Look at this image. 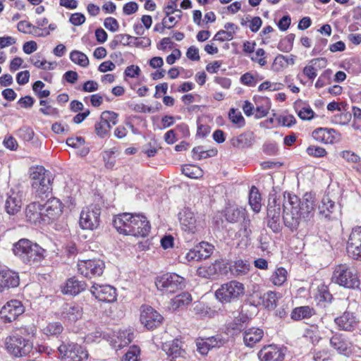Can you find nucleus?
<instances>
[{
    "label": "nucleus",
    "instance_id": "1",
    "mask_svg": "<svg viewBox=\"0 0 361 361\" xmlns=\"http://www.w3.org/2000/svg\"><path fill=\"white\" fill-rule=\"evenodd\" d=\"M283 208L284 225L294 231L302 221H307L313 218L316 209L315 198L311 194L306 193L300 200L295 195L285 192Z\"/></svg>",
    "mask_w": 361,
    "mask_h": 361
},
{
    "label": "nucleus",
    "instance_id": "2",
    "mask_svg": "<svg viewBox=\"0 0 361 361\" xmlns=\"http://www.w3.org/2000/svg\"><path fill=\"white\" fill-rule=\"evenodd\" d=\"M113 224L120 233L135 237L147 236L151 228L147 218L140 214L123 213L119 214L115 217Z\"/></svg>",
    "mask_w": 361,
    "mask_h": 361
},
{
    "label": "nucleus",
    "instance_id": "3",
    "mask_svg": "<svg viewBox=\"0 0 361 361\" xmlns=\"http://www.w3.org/2000/svg\"><path fill=\"white\" fill-rule=\"evenodd\" d=\"M13 252L23 263L30 265H37L44 259L45 250L27 238L14 243Z\"/></svg>",
    "mask_w": 361,
    "mask_h": 361
},
{
    "label": "nucleus",
    "instance_id": "4",
    "mask_svg": "<svg viewBox=\"0 0 361 361\" xmlns=\"http://www.w3.org/2000/svg\"><path fill=\"white\" fill-rule=\"evenodd\" d=\"M32 180V195L35 199L44 200L51 193L52 188L49 176L44 168L37 166L32 169L30 173Z\"/></svg>",
    "mask_w": 361,
    "mask_h": 361
},
{
    "label": "nucleus",
    "instance_id": "5",
    "mask_svg": "<svg viewBox=\"0 0 361 361\" xmlns=\"http://www.w3.org/2000/svg\"><path fill=\"white\" fill-rule=\"evenodd\" d=\"M331 280L341 286L350 289L357 288L360 284L357 269L347 264H341L334 268Z\"/></svg>",
    "mask_w": 361,
    "mask_h": 361
},
{
    "label": "nucleus",
    "instance_id": "6",
    "mask_svg": "<svg viewBox=\"0 0 361 361\" xmlns=\"http://www.w3.org/2000/svg\"><path fill=\"white\" fill-rule=\"evenodd\" d=\"M178 219L182 231L192 237L204 226L200 216L189 207H185L179 212Z\"/></svg>",
    "mask_w": 361,
    "mask_h": 361
},
{
    "label": "nucleus",
    "instance_id": "7",
    "mask_svg": "<svg viewBox=\"0 0 361 361\" xmlns=\"http://www.w3.org/2000/svg\"><path fill=\"white\" fill-rule=\"evenodd\" d=\"M283 202V197H277L276 194L269 195L267 205V226L274 233H279L282 229L281 213Z\"/></svg>",
    "mask_w": 361,
    "mask_h": 361
},
{
    "label": "nucleus",
    "instance_id": "8",
    "mask_svg": "<svg viewBox=\"0 0 361 361\" xmlns=\"http://www.w3.org/2000/svg\"><path fill=\"white\" fill-rule=\"evenodd\" d=\"M245 293L244 285L237 281L222 284L215 291L216 298L221 303H230L238 300Z\"/></svg>",
    "mask_w": 361,
    "mask_h": 361
},
{
    "label": "nucleus",
    "instance_id": "9",
    "mask_svg": "<svg viewBox=\"0 0 361 361\" xmlns=\"http://www.w3.org/2000/svg\"><path fill=\"white\" fill-rule=\"evenodd\" d=\"M4 345L8 353L16 357L27 355L33 348L30 340L23 338L17 332L6 337Z\"/></svg>",
    "mask_w": 361,
    "mask_h": 361
},
{
    "label": "nucleus",
    "instance_id": "10",
    "mask_svg": "<svg viewBox=\"0 0 361 361\" xmlns=\"http://www.w3.org/2000/svg\"><path fill=\"white\" fill-rule=\"evenodd\" d=\"M58 351L61 361H85L87 360V350L77 343L63 342L59 347Z\"/></svg>",
    "mask_w": 361,
    "mask_h": 361
},
{
    "label": "nucleus",
    "instance_id": "11",
    "mask_svg": "<svg viewBox=\"0 0 361 361\" xmlns=\"http://www.w3.org/2000/svg\"><path fill=\"white\" fill-rule=\"evenodd\" d=\"M155 284L163 293H173L184 287V279L175 273H166L158 276Z\"/></svg>",
    "mask_w": 361,
    "mask_h": 361
},
{
    "label": "nucleus",
    "instance_id": "12",
    "mask_svg": "<svg viewBox=\"0 0 361 361\" xmlns=\"http://www.w3.org/2000/svg\"><path fill=\"white\" fill-rule=\"evenodd\" d=\"M100 214V208L97 205H90L84 208L80 213V226L82 229H96L99 225Z\"/></svg>",
    "mask_w": 361,
    "mask_h": 361
},
{
    "label": "nucleus",
    "instance_id": "13",
    "mask_svg": "<svg viewBox=\"0 0 361 361\" xmlns=\"http://www.w3.org/2000/svg\"><path fill=\"white\" fill-rule=\"evenodd\" d=\"M104 269V262L99 259L79 260L78 262V272L87 278L102 276Z\"/></svg>",
    "mask_w": 361,
    "mask_h": 361
},
{
    "label": "nucleus",
    "instance_id": "14",
    "mask_svg": "<svg viewBox=\"0 0 361 361\" xmlns=\"http://www.w3.org/2000/svg\"><path fill=\"white\" fill-rule=\"evenodd\" d=\"M118 115L114 111H104L100 116V120L95 123L96 134L102 138L107 136L110 130L118 123Z\"/></svg>",
    "mask_w": 361,
    "mask_h": 361
},
{
    "label": "nucleus",
    "instance_id": "15",
    "mask_svg": "<svg viewBox=\"0 0 361 361\" xmlns=\"http://www.w3.org/2000/svg\"><path fill=\"white\" fill-rule=\"evenodd\" d=\"M24 307L21 302L12 300L7 302L0 310V316L4 322H11L24 312Z\"/></svg>",
    "mask_w": 361,
    "mask_h": 361
},
{
    "label": "nucleus",
    "instance_id": "16",
    "mask_svg": "<svg viewBox=\"0 0 361 361\" xmlns=\"http://www.w3.org/2000/svg\"><path fill=\"white\" fill-rule=\"evenodd\" d=\"M63 207L62 202L56 197L49 198L45 203L42 204V209L47 224L59 217L62 214Z\"/></svg>",
    "mask_w": 361,
    "mask_h": 361
},
{
    "label": "nucleus",
    "instance_id": "17",
    "mask_svg": "<svg viewBox=\"0 0 361 361\" xmlns=\"http://www.w3.org/2000/svg\"><path fill=\"white\" fill-rule=\"evenodd\" d=\"M90 292L97 299L102 302H113L116 300V290L109 285L94 283Z\"/></svg>",
    "mask_w": 361,
    "mask_h": 361
},
{
    "label": "nucleus",
    "instance_id": "18",
    "mask_svg": "<svg viewBox=\"0 0 361 361\" xmlns=\"http://www.w3.org/2000/svg\"><path fill=\"white\" fill-rule=\"evenodd\" d=\"M346 249L349 256L353 259L361 260V226L353 229Z\"/></svg>",
    "mask_w": 361,
    "mask_h": 361
},
{
    "label": "nucleus",
    "instance_id": "19",
    "mask_svg": "<svg viewBox=\"0 0 361 361\" xmlns=\"http://www.w3.org/2000/svg\"><path fill=\"white\" fill-rule=\"evenodd\" d=\"M162 319L163 317L152 307H142L140 322L147 329L157 328L161 323Z\"/></svg>",
    "mask_w": 361,
    "mask_h": 361
},
{
    "label": "nucleus",
    "instance_id": "20",
    "mask_svg": "<svg viewBox=\"0 0 361 361\" xmlns=\"http://www.w3.org/2000/svg\"><path fill=\"white\" fill-rule=\"evenodd\" d=\"M42 204L39 202H32L25 209L27 220L34 225L47 224L44 212L42 209Z\"/></svg>",
    "mask_w": 361,
    "mask_h": 361
},
{
    "label": "nucleus",
    "instance_id": "21",
    "mask_svg": "<svg viewBox=\"0 0 361 361\" xmlns=\"http://www.w3.org/2000/svg\"><path fill=\"white\" fill-rule=\"evenodd\" d=\"M233 319L226 324L227 334L237 335L240 333L245 325L250 322V318L247 314L242 311L233 312Z\"/></svg>",
    "mask_w": 361,
    "mask_h": 361
},
{
    "label": "nucleus",
    "instance_id": "22",
    "mask_svg": "<svg viewBox=\"0 0 361 361\" xmlns=\"http://www.w3.org/2000/svg\"><path fill=\"white\" fill-rule=\"evenodd\" d=\"M312 137L322 143L333 144L340 140L341 135L336 130L327 128H319L312 133Z\"/></svg>",
    "mask_w": 361,
    "mask_h": 361
},
{
    "label": "nucleus",
    "instance_id": "23",
    "mask_svg": "<svg viewBox=\"0 0 361 361\" xmlns=\"http://www.w3.org/2000/svg\"><path fill=\"white\" fill-rule=\"evenodd\" d=\"M23 192L13 189L10 190L7 193V198L5 202V209L11 215L18 213L22 207Z\"/></svg>",
    "mask_w": 361,
    "mask_h": 361
},
{
    "label": "nucleus",
    "instance_id": "24",
    "mask_svg": "<svg viewBox=\"0 0 361 361\" xmlns=\"http://www.w3.org/2000/svg\"><path fill=\"white\" fill-rule=\"evenodd\" d=\"M83 314L82 307L78 304H66L61 312V319L64 322L74 324L80 319Z\"/></svg>",
    "mask_w": 361,
    "mask_h": 361
},
{
    "label": "nucleus",
    "instance_id": "25",
    "mask_svg": "<svg viewBox=\"0 0 361 361\" xmlns=\"http://www.w3.org/2000/svg\"><path fill=\"white\" fill-rule=\"evenodd\" d=\"M18 273L11 269H0V292L19 285Z\"/></svg>",
    "mask_w": 361,
    "mask_h": 361
},
{
    "label": "nucleus",
    "instance_id": "26",
    "mask_svg": "<svg viewBox=\"0 0 361 361\" xmlns=\"http://www.w3.org/2000/svg\"><path fill=\"white\" fill-rule=\"evenodd\" d=\"M318 210L321 217L330 220L336 217L335 214L338 212V207L329 195H324L318 206Z\"/></svg>",
    "mask_w": 361,
    "mask_h": 361
},
{
    "label": "nucleus",
    "instance_id": "27",
    "mask_svg": "<svg viewBox=\"0 0 361 361\" xmlns=\"http://www.w3.org/2000/svg\"><path fill=\"white\" fill-rule=\"evenodd\" d=\"M260 361H282L284 355L275 345L264 346L258 353Z\"/></svg>",
    "mask_w": 361,
    "mask_h": 361
},
{
    "label": "nucleus",
    "instance_id": "28",
    "mask_svg": "<svg viewBox=\"0 0 361 361\" xmlns=\"http://www.w3.org/2000/svg\"><path fill=\"white\" fill-rule=\"evenodd\" d=\"M336 324L340 330L352 331L357 326V320L353 313L345 312L341 316L334 319Z\"/></svg>",
    "mask_w": 361,
    "mask_h": 361
},
{
    "label": "nucleus",
    "instance_id": "29",
    "mask_svg": "<svg viewBox=\"0 0 361 361\" xmlns=\"http://www.w3.org/2000/svg\"><path fill=\"white\" fill-rule=\"evenodd\" d=\"M162 348L170 361H176L177 358L184 357L185 355V351L180 346V342L178 340L165 343Z\"/></svg>",
    "mask_w": 361,
    "mask_h": 361
},
{
    "label": "nucleus",
    "instance_id": "30",
    "mask_svg": "<svg viewBox=\"0 0 361 361\" xmlns=\"http://www.w3.org/2000/svg\"><path fill=\"white\" fill-rule=\"evenodd\" d=\"M133 338L134 336L131 329L119 331L117 334L112 338L111 345L117 350L128 345Z\"/></svg>",
    "mask_w": 361,
    "mask_h": 361
},
{
    "label": "nucleus",
    "instance_id": "31",
    "mask_svg": "<svg viewBox=\"0 0 361 361\" xmlns=\"http://www.w3.org/2000/svg\"><path fill=\"white\" fill-rule=\"evenodd\" d=\"M330 345L340 354L348 355L351 353V343L342 334H335L330 339Z\"/></svg>",
    "mask_w": 361,
    "mask_h": 361
},
{
    "label": "nucleus",
    "instance_id": "32",
    "mask_svg": "<svg viewBox=\"0 0 361 361\" xmlns=\"http://www.w3.org/2000/svg\"><path fill=\"white\" fill-rule=\"evenodd\" d=\"M264 336L262 329L256 327L247 329L243 334V342L249 348H252L259 343Z\"/></svg>",
    "mask_w": 361,
    "mask_h": 361
},
{
    "label": "nucleus",
    "instance_id": "33",
    "mask_svg": "<svg viewBox=\"0 0 361 361\" xmlns=\"http://www.w3.org/2000/svg\"><path fill=\"white\" fill-rule=\"evenodd\" d=\"M86 287L85 282L79 281L75 277H72L67 280L62 292L66 295H76L83 291Z\"/></svg>",
    "mask_w": 361,
    "mask_h": 361
},
{
    "label": "nucleus",
    "instance_id": "34",
    "mask_svg": "<svg viewBox=\"0 0 361 361\" xmlns=\"http://www.w3.org/2000/svg\"><path fill=\"white\" fill-rule=\"evenodd\" d=\"M254 142V135L250 132L242 133L231 140V145L238 149L250 147L253 145Z\"/></svg>",
    "mask_w": 361,
    "mask_h": 361
},
{
    "label": "nucleus",
    "instance_id": "35",
    "mask_svg": "<svg viewBox=\"0 0 361 361\" xmlns=\"http://www.w3.org/2000/svg\"><path fill=\"white\" fill-rule=\"evenodd\" d=\"M245 214L246 210L243 207H229L225 210L226 220L231 224L240 221Z\"/></svg>",
    "mask_w": 361,
    "mask_h": 361
},
{
    "label": "nucleus",
    "instance_id": "36",
    "mask_svg": "<svg viewBox=\"0 0 361 361\" xmlns=\"http://www.w3.org/2000/svg\"><path fill=\"white\" fill-rule=\"evenodd\" d=\"M315 314V311L313 308L309 306H301L295 307L291 312V318L293 320L298 321L303 319L310 318Z\"/></svg>",
    "mask_w": 361,
    "mask_h": 361
},
{
    "label": "nucleus",
    "instance_id": "37",
    "mask_svg": "<svg viewBox=\"0 0 361 361\" xmlns=\"http://www.w3.org/2000/svg\"><path fill=\"white\" fill-rule=\"evenodd\" d=\"M261 195L255 186H252L249 193V204L251 209L256 213L259 212L262 207Z\"/></svg>",
    "mask_w": 361,
    "mask_h": 361
},
{
    "label": "nucleus",
    "instance_id": "38",
    "mask_svg": "<svg viewBox=\"0 0 361 361\" xmlns=\"http://www.w3.org/2000/svg\"><path fill=\"white\" fill-rule=\"evenodd\" d=\"M287 276L288 272L286 269L280 267L274 271L269 280L274 286H281L286 281Z\"/></svg>",
    "mask_w": 361,
    "mask_h": 361
},
{
    "label": "nucleus",
    "instance_id": "39",
    "mask_svg": "<svg viewBox=\"0 0 361 361\" xmlns=\"http://www.w3.org/2000/svg\"><path fill=\"white\" fill-rule=\"evenodd\" d=\"M193 312L195 315L201 319L212 318L216 314L214 310L202 303L197 304L193 308Z\"/></svg>",
    "mask_w": 361,
    "mask_h": 361
},
{
    "label": "nucleus",
    "instance_id": "40",
    "mask_svg": "<svg viewBox=\"0 0 361 361\" xmlns=\"http://www.w3.org/2000/svg\"><path fill=\"white\" fill-rule=\"evenodd\" d=\"M301 102L295 103V109L298 116L303 121H310L314 117V112L310 106L304 105L300 106Z\"/></svg>",
    "mask_w": 361,
    "mask_h": 361
},
{
    "label": "nucleus",
    "instance_id": "41",
    "mask_svg": "<svg viewBox=\"0 0 361 361\" xmlns=\"http://www.w3.org/2000/svg\"><path fill=\"white\" fill-rule=\"evenodd\" d=\"M192 301V297L188 293H182L171 300V305L173 310L189 305Z\"/></svg>",
    "mask_w": 361,
    "mask_h": 361
},
{
    "label": "nucleus",
    "instance_id": "42",
    "mask_svg": "<svg viewBox=\"0 0 361 361\" xmlns=\"http://www.w3.org/2000/svg\"><path fill=\"white\" fill-rule=\"evenodd\" d=\"M217 272L218 265L216 264H204L200 267L197 270L198 276L205 279L214 277L217 274Z\"/></svg>",
    "mask_w": 361,
    "mask_h": 361
},
{
    "label": "nucleus",
    "instance_id": "43",
    "mask_svg": "<svg viewBox=\"0 0 361 361\" xmlns=\"http://www.w3.org/2000/svg\"><path fill=\"white\" fill-rule=\"evenodd\" d=\"M231 272L236 276L246 274L250 270V264L247 261L237 260L231 267Z\"/></svg>",
    "mask_w": 361,
    "mask_h": 361
},
{
    "label": "nucleus",
    "instance_id": "44",
    "mask_svg": "<svg viewBox=\"0 0 361 361\" xmlns=\"http://www.w3.org/2000/svg\"><path fill=\"white\" fill-rule=\"evenodd\" d=\"M216 149L205 150L202 146L194 147L192 149V158L196 160L207 159L216 155Z\"/></svg>",
    "mask_w": 361,
    "mask_h": 361
},
{
    "label": "nucleus",
    "instance_id": "45",
    "mask_svg": "<svg viewBox=\"0 0 361 361\" xmlns=\"http://www.w3.org/2000/svg\"><path fill=\"white\" fill-rule=\"evenodd\" d=\"M183 173L190 178H198L202 176L203 171L200 167L193 164H186L182 168Z\"/></svg>",
    "mask_w": 361,
    "mask_h": 361
},
{
    "label": "nucleus",
    "instance_id": "46",
    "mask_svg": "<svg viewBox=\"0 0 361 361\" xmlns=\"http://www.w3.org/2000/svg\"><path fill=\"white\" fill-rule=\"evenodd\" d=\"M71 60L75 64L81 67H87L89 65V59L86 54L84 53L74 50L70 54Z\"/></svg>",
    "mask_w": 361,
    "mask_h": 361
},
{
    "label": "nucleus",
    "instance_id": "47",
    "mask_svg": "<svg viewBox=\"0 0 361 361\" xmlns=\"http://www.w3.org/2000/svg\"><path fill=\"white\" fill-rule=\"evenodd\" d=\"M258 73H245L240 77L241 82L249 87H255L259 81L262 80Z\"/></svg>",
    "mask_w": 361,
    "mask_h": 361
},
{
    "label": "nucleus",
    "instance_id": "48",
    "mask_svg": "<svg viewBox=\"0 0 361 361\" xmlns=\"http://www.w3.org/2000/svg\"><path fill=\"white\" fill-rule=\"evenodd\" d=\"M63 330L62 324L59 322H50L42 329V332L47 336H56Z\"/></svg>",
    "mask_w": 361,
    "mask_h": 361
},
{
    "label": "nucleus",
    "instance_id": "49",
    "mask_svg": "<svg viewBox=\"0 0 361 361\" xmlns=\"http://www.w3.org/2000/svg\"><path fill=\"white\" fill-rule=\"evenodd\" d=\"M295 35L294 34H289L285 38L280 40L277 48L283 52H289L292 50L293 47V42Z\"/></svg>",
    "mask_w": 361,
    "mask_h": 361
},
{
    "label": "nucleus",
    "instance_id": "50",
    "mask_svg": "<svg viewBox=\"0 0 361 361\" xmlns=\"http://www.w3.org/2000/svg\"><path fill=\"white\" fill-rule=\"evenodd\" d=\"M278 296L276 293L268 291L263 295V302L268 309L273 310L276 307Z\"/></svg>",
    "mask_w": 361,
    "mask_h": 361
},
{
    "label": "nucleus",
    "instance_id": "51",
    "mask_svg": "<svg viewBox=\"0 0 361 361\" xmlns=\"http://www.w3.org/2000/svg\"><path fill=\"white\" fill-rule=\"evenodd\" d=\"M228 117L231 121L237 125L239 128L245 126V119L240 111L235 109H231L228 113Z\"/></svg>",
    "mask_w": 361,
    "mask_h": 361
},
{
    "label": "nucleus",
    "instance_id": "52",
    "mask_svg": "<svg viewBox=\"0 0 361 361\" xmlns=\"http://www.w3.org/2000/svg\"><path fill=\"white\" fill-rule=\"evenodd\" d=\"M17 29L19 32L25 34H32L34 30H37L36 27L26 20H21L17 25Z\"/></svg>",
    "mask_w": 361,
    "mask_h": 361
},
{
    "label": "nucleus",
    "instance_id": "53",
    "mask_svg": "<svg viewBox=\"0 0 361 361\" xmlns=\"http://www.w3.org/2000/svg\"><path fill=\"white\" fill-rule=\"evenodd\" d=\"M197 252H200L202 257L205 259L211 255L213 252L214 247L208 243L202 242L199 245H197Z\"/></svg>",
    "mask_w": 361,
    "mask_h": 361
},
{
    "label": "nucleus",
    "instance_id": "54",
    "mask_svg": "<svg viewBox=\"0 0 361 361\" xmlns=\"http://www.w3.org/2000/svg\"><path fill=\"white\" fill-rule=\"evenodd\" d=\"M114 152L112 150H107L103 153L102 157L104 166L108 169H112L116 164V157L114 156Z\"/></svg>",
    "mask_w": 361,
    "mask_h": 361
},
{
    "label": "nucleus",
    "instance_id": "55",
    "mask_svg": "<svg viewBox=\"0 0 361 361\" xmlns=\"http://www.w3.org/2000/svg\"><path fill=\"white\" fill-rule=\"evenodd\" d=\"M331 73V70L324 71L317 79L315 83V87L319 89L324 87L329 82Z\"/></svg>",
    "mask_w": 361,
    "mask_h": 361
},
{
    "label": "nucleus",
    "instance_id": "56",
    "mask_svg": "<svg viewBox=\"0 0 361 361\" xmlns=\"http://www.w3.org/2000/svg\"><path fill=\"white\" fill-rule=\"evenodd\" d=\"M353 121L352 127L354 130H358L361 129V109L358 107H353Z\"/></svg>",
    "mask_w": 361,
    "mask_h": 361
},
{
    "label": "nucleus",
    "instance_id": "57",
    "mask_svg": "<svg viewBox=\"0 0 361 361\" xmlns=\"http://www.w3.org/2000/svg\"><path fill=\"white\" fill-rule=\"evenodd\" d=\"M306 151L310 156L314 157H323L326 154L324 148L314 145L308 147Z\"/></svg>",
    "mask_w": 361,
    "mask_h": 361
},
{
    "label": "nucleus",
    "instance_id": "58",
    "mask_svg": "<svg viewBox=\"0 0 361 361\" xmlns=\"http://www.w3.org/2000/svg\"><path fill=\"white\" fill-rule=\"evenodd\" d=\"M265 51L262 49H257L255 51V54L250 57L251 60L254 62L259 63L261 66H264L267 64V61L265 59Z\"/></svg>",
    "mask_w": 361,
    "mask_h": 361
},
{
    "label": "nucleus",
    "instance_id": "59",
    "mask_svg": "<svg viewBox=\"0 0 361 361\" xmlns=\"http://www.w3.org/2000/svg\"><path fill=\"white\" fill-rule=\"evenodd\" d=\"M243 221L240 223V231H243V235L245 237H248L252 233L250 229L251 221L249 217L247 216V214L242 218Z\"/></svg>",
    "mask_w": 361,
    "mask_h": 361
},
{
    "label": "nucleus",
    "instance_id": "60",
    "mask_svg": "<svg viewBox=\"0 0 361 361\" xmlns=\"http://www.w3.org/2000/svg\"><path fill=\"white\" fill-rule=\"evenodd\" d=\"M140 353L138 347L133 345L126 353L122 361H137V356Z\"/></svg>",
    "mask_w": 361,
    "mask_h": 361
},
{
    "label": "nucleus",
    "instance_id": "61",
    "mask_svg": "<svg viewBox=\"0 0 361 361\" xmlns=\"http://www.w3.org/2000/svg\"><path fill=\"white\" fill-rule=\"evenodd\" d=\"M197 350L202 355H206L211 350L207 338H201L197 341Z\"/></svg>",
    "mask_w": 361,
    "mask_h": 361
},
{
    "label": "nucleus",
    "instance_id": "62",
    "mask_svg": "<svg viewBox=\"0 0 361 361\" xmlns=\"http://www.w3.org/2000/svg\"><path fill=\"white\" fill-rule=\"evenodd\" d=\"M233 38V31L219 30L214 35V39L219 42L231 40Z\"/></svg>",
    "mask_w": 361,
    "mask_h": 361
},
{
    "label": "nucleus",
    "instance_id": "63",
    "mask_svg": "<svg viewBox=\"0 0 361 361\" xmlns=\"http://www.w3.org/2000/svg\"><path fill=\"white\" fill-rule=\"evenodd\" d=\"M330 358V354L328 350H318L314 351L313 360L314 361H327Z\"/></svg>",
    "mask_w": 361,
    "mask_h": 361
},
{
    "label": "nucleus",
    "instance_id": "64",
    "mask_svg": "<svg viewBox=\"0 0 361 361\" xmlns=\"http://www.w3.org/2000/svg\"><path fill=\"white\" fill-rule=\"evenodd\" d=\"M104 27L111 32H116L119 28V24L117 20L112 17H108L104 20Z\"/></svg>",
    "mask_w": 361,
    "mask_h": 361
}]
</instances>
